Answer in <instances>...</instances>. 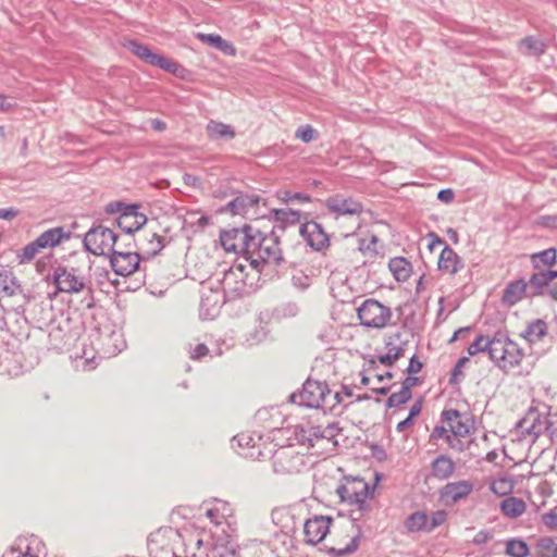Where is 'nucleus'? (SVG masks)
Returning a JSON list of instances; mask_svg holds the SVG:
<instances>
[{"instance_id":"1","label":"nucleus","mask_w":557,"mask_h":557,"mask_svg":"<svg viewBox=\"0 0 557 557\" xmlns=\"http://www.w3.org/2000/svg\"><path fill=\"white\" fill-rule=\"evenodd\" d=\"M490 359L502 370L509 371L523 359L524 352L519 345L511 341L506 332L497 331L492 337Z\"/></svg>"},{"instance_id":"2","label":"nucleus","mask_w":557,"mask_h":557,"mask_svg":"<svg viewBox=\"0 0 557 557\" xmlns=\"http://www.w3.org/2000/svg\"><path fill=\"white\" fill-rule=\"evenodd\" d=\"M140 205L126 203L123 201H111L104 207V212L108 214H116V225L127 235H132L139 231L146 223V214L139 212Z\"/></svg>"},{"instance_id":"3","label":"nucleus","mask_w":557,"mask_h":557,"mask_svg":"<svg viewBox=\"0 0 557 557\" xmlns=\"http://www.w3.org/2000/svg\"><path fill=\"white\" fill-rule=\"evenodd\" d=\"M119 236L102 224L94 225L85 234L83 245L94 256H111L116 249Z\"/></svg>"},{"instance_id":"4","label":"nucleus","mask_w":557,"mask_h":557,"mask_svg":"<svg viewBox=\"0 0 557 557\" xmlns=\"http://www.w3.org/2000/svg\"><path fill=\"white\" fill-rule=\"evenodd\" d=\"M522 435L537 438L541 434L547 433L554 443H557V421H550L541 414L537 409L530 408L525 416L516 424Z\"/></svg>"},{"instance_id":"5","label":"nucleus","mask_w":557,"mask_h":557,"mask_svg":"<svg viewBox=\"0 0 557 557\" xmlns=\"http://www.w3.org/2000/svg\"><path fill=\"white\" fill-rule=\"evenodd\" d=\"M330 396V388L325 382L307 379L299 393L290 395V401L307 408H324Z\"/></svg>"},{"instance_id":"6","label":"nucleus","mask_w":557,"mask_h":557,"mask_svg":"<svg viewBox=\"0 0 557 557\" xmlns=\"http://www.w3.org/2000/svg\"><path fill=\"white\" fill-rule=\"evenodd\" d=\"M125 47L129 50V52L149 65L157 66L168 73L181 77L183 76L182 73L185 72V69L178 62L162 54L152 52L151 49L145 44L136 40H129Z\"/></svg>"},{"instance_id":"7","label":"nucleus","mask_w":557,"mask_h":557,"mask_svg":"<svg viewBox=\"0 0 557 557\" xmlns=\"http://www.w3.org/2000/svg\"><path fill=\"white\" fill-rule=\"evenodd\" d=\"M246 265L243 263L233 264L224 273L222 280L224 300H234L244 297L247 293V286H252L253 282L249 281V274L245 272Z\"/></svg>"},{"instance_id":"8","label":"nucleus","mask_w":557,"mask_h":557,"mask_svg":"<svg viewBox=\"0 0 557 557\" xmlns=\"http://www.w3.org/2000/svg\"><path fill=\"white\" fill-rule=\"evenodd\" d=\"M357 314L362 326L377 330L384 329L392 318L391 309L373 298L364 300Z\"/></svg>"},{"instance_id":"9","label":"nucleus","mask_w":557,"mask_h":557,"mask_svg":"<svg viewBox=\"0 0 557 557\" xmlns=\"http://www.w3.org/2000/svg\"><path fill=\"white\" fill-rule=\"evenodd\" d=\"M260 249L261 250L257 256V259H251V269L255 271L256 275H259L262 272L263 267L267 263L280 265L284 261L282 251L278 247V234H276L275 231H271L270 234H264Z\"/></svg>"},{"instance_id":"10","label":"nucleus","mask_w":557,"mask_h":557,"mask_svg":"<svg viewBox=\"0 0 557 557\" xmlns=\"http://www.w3.org/2000/svg\"><path fill=\"white\" fill-rule=\"evenodd\" d=\"M273 470L277 474L298 473L305 467L304 455L292 447H282L272 456Z\"/></svg>"},{"instance_id":"11","label":"nucleus","mask_w":557,"mask_h":557,"mask_svg":"<svg viewBox=\"0 0 557 557\" xmlns=\"http://www.w3.org/2000/svg\"><path fill=\"white\" fill-rule=\"evenodd\" d=\"M140 256L131 249H115L110 256V264L115 274L128 276L139 268Z\"/></svg>"},{"instance_id":"12","label":"nucleus","mask_w":557,"mask_h":557,"mask_svg":"<svg viewBox=\"0 0 557 557\" xmlns=\"http://www.w3.org/2000/svg\"><path fill=\"white\" fill-rule=\"evenodd\" d=\"M325 207L336 215H357L363 212V205L352 197L335 194L326 198Z\"/></svg>"},{"instance_id":"13","label":"nucleus","mask_w":557,"mask_h":557,"mask_svg":"<svg viewBox=\"0 0 557 557\" xmlns=\"http://www.w3.org/2000/svg\"><path fill=\"white\" fill-rule=\"evenodd\" d=\"M250 234H256L255 227L252 225L245 224L239 228L221 232L220 240L226 251H233L242 255L245 249L246 240L249 238Z\"/></svg>"},{"instance_id":"14","label":"nucleus","mask_w":557,"mask_h":557,"mask_svg":"<svg viewBox=\"0 0 557 557\" xmlns=\"http://www.w3.org/2000/svg\"><path fill=\"white\" fill-rule=\"evenodd\" d=\"M299 233L307 244L315 251H322L330 246V237L315 221H307L299 227Z\"/></svg>"},{"instance_id":"15","label":"nucleus","mask_w":557,"mask_h":557,"mask_svg":"<svg viewBox=\"0 0 557 557\" xmlns=\"http://www.w3.org/2000/svg\"><path fill=\"white\" fill-rule=\"evenodd\" d=\"M53 283L61 293H79L85 288L83 276L76 275L73 269L69 271L65 267L59 265L53 272Z\"/></svg>"},{"instance_id":"16","label":"nucleus","mask_w":557,"mask_h":557,"mask_svg":"<svg viewBox=\"0 0 557 557\" xmlns=\"http://www.w3.org/2000/svg\"><path fill=\"white\" fill-rule=\"evenodd\" d=\"M333 519L329 516H314L308 519L304 524V533L306 543L309 545H317L325 539L330 532V527Z\"/></svg>"},{"instance_id":"17","label":"nucleus","mask_w":557,"mask_h":557,"mask_svg":"<svg viewBox=\"0 0 557 557\" xmlns=\"http://www.w3.org/2000/svg\"><path fill=\"white\" fill-rule=\"evenodd\" d=\"M473 483L468 480L449 482L441 488V500L446 505H454L466 498L473 491Z\"/></svg>"},{"instance_id":"18","label":"nucleus","mask_w":557,"mask_h":557,"mask_svg":"<svg viewBox=\"0 0 557 557\" xmlns=\"http://www.w3.org/2000/svg\"><path fill=\"white\" fill-rule=\"evenodd\" d=\"M527 283L529 287V295L532 298L548 296L553 300L557 301V285H550L544 271L535 270Z\"/></svg>"},{"instance_id":"19","label":"nucleus","mask_w":557,"mask_h":557,"mask_svg":"<svg viewBox=\"0 0 557 557\" xmlns=\"http://www.w3.org/2000/svg\"><path fill=\"white\" fill-rule=\"evenodd\" d=\"M470 417L457 409H445L441 413V422L446 423L454 435H468L470 433Z\"/></svg>"},{"instance_id":"20","label":"nucleus","mask_w":557,"mask_h":557,"mask_svg":"<svg viewBox=\"0 0 557 557\" xmlns=\"http://www.w3.org/2000/svg\"><path fill=\"white\" fill-rule=\"evenodd\" d=\"M342 429L339 428L337 422H330L326 425H311L312 444L313 447L320 443L325 442L331 445V450H335L338 446L337 435L341 433Z\"/></svg>"},{"instance_id":"21","label":"nucleus","mask_w":557,"mask_h":557,"mask_svg":"<svg viewBox=\"0 0 557 557\" xmlns=\"http://www.w3.org/2000/svg\"><path fill=\"white\" fill-rule=\"evenodd\" d=\"M337 493L343 502L349 505H358L362 509L369 495V486L366 482L359 481L352 486L341 485Z\"/></svg>"},{"instance_id":"22","label":"nucleus","mask_w":557,"mask_h":557,"mask_svg":"<svg viewBox=\"0 0 557 557\" xmlns=\"http://www.w3.org/2000/svg\"><path fill=\"white\" fill-rule=\"evenodd\" d=\"M225 302L223 296L219 292L209 290L202 293L199 315L202 320H212L218 315L222 304Z\"/></svg>"},{"instance_id":"23","label":"nucleus","mask_w":557,"mask_h":557,"mask_svg":"<svg viewBox=\"0 0 557 557\" xmlns=\"http://www.w3.org/2000/svg\"><path fill=\"white\" fill-rule=\"evenodd\" d=\"M523 298L532 297L529 295L527 281L518 278L507 284L503 292L502 301L506 305L513 306Z\"/></svg>"},{"instance_id":"24","label":"nucleus","mask_w":557,"mask_h":557,"mask_svg":"<svg viewBox=\"0 0 557 557\" xmlns=\"http://www.w3.org/2000/svg\"><path fill=\"white\" fill-rule=\"evenodd\" d=\"M271 215L275 221L272 231L284 232L287 225H296L300 222L301 211L294 209H273Z\"/></svg>"},{"instance_id":"25","label":"nucleus","mask_w":557,"mask_h":557,"mask_svg":"<svg viewBox=\"0 0 557 557\" xmlns=\"http://www.w3.org/2000/svg\"><path fill=\"white\" fill-rule=\"evenodd\" d=\"M70 238L71 232H66L64 227L58 226L42 232L36 239L38 244L37 246H41V248L45 249L53 248Z\"/></svg>"},{"instance_id":"26","label":"nucleus","mask_w":557,"mask_h":557,"mask_svg":"<svg viewBox=\"0 0 557 557\" xmlns=\"http://www.w3.org/2000/svg\"><path fill=\"white\" fill-rule=\"evenodd\" d=\"M258 195H239L226 203L221 212H231L232 214H243L259 203Z\"/></svg>"},{"instance_id":"27","label":"nucleus","mask_w":557,"mask_h":557,"mask_svg":"<svg viewBox=\"0 0 557 557\" xmlns=\"http://www.w3.org/2000/svg\"><path fill=\"white\" fill-rule=\"evenodd\" d=\"M437 265L442 271L456 274L463 268V262L453 248L445 246L441 251Z\"/></svg>"},{"instance_id":"28","label":"nucleus","mask_w":557,"mask_h":557,"mask_svg":"<svg viewBox=\"0 0 557 557\" xmlns=\"http://www.w3.org/2000/svg\"><path fill=\"white\" fill-rule=\"evenodd\" d=\"M548 334V324L543 319H536L528 323L521 336L530 344L541 342Z\"/></svg>"},{"instance_id":"29","label":"nucleus","mask_w":557,"mask_h":557,"mask_svg":"<svg viewBox=\"0 0 557 557\" xmlns=\"http://www.w3.org/2000/svg\"><path fill=\"white\" fill-rule=\"evenodd\" d=\"M168 244L164 236L157 233H146L139 248L148 257H156Z\"/></svg>"},{"instance_id":"30","label":"nucleus","mask_w":557,"mask_h":557,"mask_svg":"<svg viewBox=\"0 0 557 557\" xmlns=\"http://www.w3.org/2000/svg\"><path fill=\"white\" fill-rule=\"evenodd\" d=\"M455 468V462L447 455L437 456L431 463L432 475L438 480H446L450 478Z\"/></svg>"},{"instance_id":"31","label":"nucleus","mask_w":557,"mask_h":557,"mask_svg":"<svg viewBox=\"0 0 557 557\" xmlns=\"http://www.w3.org/2000/svg\"><path fill=\"white\" fill-rule=\"evenodd\" d=\"M530 261L534 270L544 271L557 263V249L549 247L545 250L534 252L530 256Z\"/></svg>"},{"instance_id":"32","label":"nucleus","mask_w":557,"mask_h":557,"mask_svg":"<svg viewBox=\"0 0 557 557\" xmlns=\"http://www.w3.org/2000/svg\"><path fill=\"white\" fill-rule=\"evenodd\" d=\"M255 233L256 234H250L249 238H247L245 249L242 252L243 258L249 262L250 267L251 259H257V256L260 253L261 249L259 248H261L264 238V234L256 227Z\"/></svg>"},{"instance_id":"33","label":"nucleus","mask_w":557,"mask_h":557,"mask_svg":"<svg viewBox=\"0 0 557 557\" xmlns=\"http://www.w3.org/2000/svg\"><path fill=\"white\" fill-rule=\"evenodd\" d=\"M207 134L211 139L231 140L235 137V131L231 125L218 121H209L207 124Z\"/></svg>"},{"instance_id":"34","label":"nucleus","mask_w":557,"mask_h":557,"mask_svg":"<svg viewBox=\"0 0 557 557\" xmlns=\"http://www.w3.org/2000/svg\"><path fill=\"white\" fill-rule=\"evenodd\" d=\"M519 50L525 55L539 57L546 50L545 42L535 36H527L519 42Z\"/></svg>"},{"instance_id":"35","label":"nucleus","mask_w":557,"mask_h":557,"mask_svg":"<svg viewBox=\"0 0 557 557\" xmlns=\"http://www.w3.org/2000/svg\"><path fill=\"white\" fill-rule=\"evenodd\" d=\"M388 268L398 282H405L410 276L411 263L404 257L392 258Z\"/></svg>"},{"instance_id":"36","label":"nucleus","mask_w":557,"mask_h":557,"mask_svg":"<svg viewBox=\"0 0 557 557\" xmlns=\"http://www.w3.org/2000/svg\"><path fill=\"white\" fill-rule=\"evenodd\" d=\"M502 512L509 518H518L525 510V503L518 497H507L500 503Z\"/></svg>"},{"instance_id":"37","label":"nucleus","mask_w":557,"mask_h":557,"mask_svg":"<svg viewBox=\"0 0 557 557\" xmlns=\"http://www.w3.org/2000/svg\"><path fill=\"white\" fill-rule=\"evenodd\" d=\"M272 522L277 525L283 533L294 530L293 517L286 508H275L271 512Z\"/></svg>"},{"instance_id":"38","label":"nucleus","mask_w":557,"mask_h":557,"mask_svg":"<svg viewBox=\"0 0 557 557\" xmlns=\"http://www.w3.org/2000/svg\"><path fill=\"white\" fill-rule=\"evenodd\" d=\"M428 515L424 511H414L405 520V528L409 533L426 532Z\"/></svg>"},{"instance_id":"39","label":"nucleus","mask_w":557,"mask_h":557,"mask_svg":"<svg viewBox=\"0 0 557 557\" xmlns=\"http://www.w3.org/2000/svg\"><path fill=\"white\" fill-rule=\"evenodd\" d=\"M21 289L15 275L8 270L0 271V290L7 296H14Z\"/></svg>"},{"instance_id":"40","label":"nucleus","mask_w":557,"mask_h":557,"mask_svg":"<svg viewBox=\"0 0 557 557\" xmlns=\"http://www.w3.org/2000/svg\"><path fill=\"white\" fill-rule=\"evenodd\" d=\"M385 345L387 351L391 352L396 360H399L401 357L405 356L408 341L401 339V333L397 332L388 337V339L385 342Z\"/></svg>"},{"instance_id":"41","label":"nucleus","mask_w":557,"mask_h":557,"mask_svg":"<svg viewBox=\"0 0 557 557\" xmlns=\"http://www.w3.org/2000/svg\"><path fill=\"white\" fill-rule=\"evenodd\" d=\"M198 38L206 44L213 46L214 48L221 50L224 53H234V48L232 45L223 39L220 35L215 34H199Z\"/></svg>"},{"instance_id":"42","label":"nucleus","mask_w":557,"mask_h":557,"mask_svg":"<svg viewBox=\"0 0 557 557\" xmlns=\"http://www.w3.org/2000/svg\"><path fill=\"white\" fill-rule=\"evenodd\" d=\"M529 552V546L523 540L510 539L506 542L505 553L510 557H527Z\"/></svg>"},{"instance_id":"43","label":"nucleus","mask_w":557,"mask_h":557,"mask_svg":"<svg viewBox=\"0 0 557 557\" xmlns=\"http://www.w3.org/2000/svg\"><path fill=\"white\" fill-rule=\"evenodd\" d=\"M492 337L485 335H479L468 347V354L470 356H475L479 352L490 351L492 349Z\"/></svg>"},{"instance_id":"44","label":"nucleus","mask_w":557,"mask_h":557,"mask_svg":"<svg viewBox=\"0 0 557 557\" xmlns=\"http://www.w3.org/2000/svg\"><path fill=\"white\" fill-rule=\"evenodd\" d=\"M359 542H360V534H357L356 536H354L350 541V543L342 548V549H337V548H334V547H330L326 549V552L332 555L333 557H343V556H346V555H350L352 553H355L358 547H359Z\"/></svg>"},{"instance_id":"45","label":"nucleus","mask_w":557,"mask_h":557,"mask_svg":"<svg viewBox=\"0 0 557 557\" xmlns=\"http://www.w3.org/2000/svg\"><path fill=\"white\" fill-rule=\"evenodd\" d=\"M37 239L28 243L22 250L21 252L17 255L18 259H20V263H27L29 261H32L36 255L38 253V251L41 248V246H37Z\"/></svg>"},{"instance_id":"46","label":"nucleus","mask_w":557,"mask_h":557,"mask_svg":"<svg viewBox=\"0 0 557 557\" xmlns=\"http://www.w3.org/2000/svg\"><path fill=\"white\" fill-rule=\"evenodd\" d=\"M311 423H308V425H296L295 426V431H294V435H295V438L296 441L301 444V445H305L307 444L309 447H313V444H312V436H310L309 434L311 433Z\"/></svg>"},{"instance_id":"47","label":"nucleus","mask_w":557,"mask_h":557,"mask_svg":"<svg viewBox=\"0 0 557 557\" xmlns=\"http://www.w3.org/2000/svg\"><path fill=\"white\" fill-rule=\"evenodd\" d=\"M278 198L285 203L293 202V201H298V202H311L312 201V198L310 195L305 194V193H293L290 190L278 191Z\"/></svg>"},{"instance_id":"48","label":"nucleus","mask_w":557,"mask_h":557,"mask_svg":"<svg viewBox=\"0 0 557 557\" xmlns=\"http://www.w3.org/2000/svg\"><path fill=\"white\" fill-rule=\"evenodd\" d=\"M411 397H412V394H408L400 388L399 392L392 393L389 395V397L386 400V407L387 408L398 407V406L404 405L407 401H409L411 399Z\"/></svg>"},{"instance_id":"49","label":"nucleus","mask_w":557,"mask_h":557,"mask_svg":"<svg viewBox=\"0 0 557 557\" xmlns=\"http://www.w3.org/2000/svg\"><path fill=\"white\" fill-rule=\"evenodd\" d=\"M447 518V512L445 510H437L428 517L426 522V533H431L434 529L442 525Z\"/></svg>"},{"instance_id":"50","label":"nucleus","mask_w":557,"mask_h":557,"mask_svg":"<svg viewBox=\"0 0 557 557\" xmlns=\"http://www.w3.org/2000/svg\"><path fill=\"white\" fill-rule=\"evenodd\" d=\"M295 137L300 139L302 143L308 144L315 139L317 132L311 125L307 124L297 128Z\"/></svg>"},{"instance_id":"51","label":"nucleus","mask_w":557,"mask_h":557,"mask_svg":"<svg viewBox=\"0 0 557 557\" xmlns=\"http://www.w3.org/2000/svg\"><path fill=\"white\" fill-rule=\"evenodd\" d=\"M276 312L282 318H294L298 314L299 307L296 302L288 301L277 307Z\"/></svg>"},{"instance_id":"52","label":"nucleus","mask_w":557,"mask_h":557,"mask_svg":"<svg viewBox=\"0 0 557 557\" xmlns=\"http://www.w3.org/2000/svg\"><path fill=\"white\" fill-rule=\"evenodd\" d=\"M445 423H443L442 425H436L430 436H429V443L431 444H436V442L440 440V438H443L445 440V442L447 441V435H450V431L449 429H447L445 425Z\"/></svg>"},{"instance_id":"53","label":"nucleus","mask_w":557,"mask_h":557,"mask_svg":"<svg viewBox=\"0 0 557 557\" xmlns=\"http://www.w3.org/2000/svg\"><path fill=\"white\" fill-rule=\"evenodd\" d=\"M466 435H454L450 433V435H447V445L449 448L456 450V451H463L467 448V445L461 440V437H465Z\"/></svg>"},{"instance_id":"54","label":"nucleus","mask_w":557,"mask_h":557,"mask_svg":"<svg viewBox=\"0 0 557 557\" xmlns=\"http://www.w3.org/2000/svg\"><path fill=\"white\" fill-rule=\"evenodd\" d=\"M377 240L379 239L375 235L371 236V239L369 242H367V239H360L358 248L363 253L370 252L371 255H375V246L377 244Z\"/></svg>"},{"instance_id":"55","label":"nucleus","mask_w":557,"mask_h":557,"mask_svg":"<svg viewBox=\"0 0 557 557\" xmlns=\"http://www.w3.org/2000/svg\"><path fill=\"white\" fill-rule=\"evenodd\" d=\"M539 547L542 549L541 554H549L552 557L554 556L555 547H557V543L552 537H542L539 540Z\"/></svg>"},{"instance_id":"56","label":"nucleus","mask_w":557,"mask_h":557,"mask_svg":"<svg viewBox=\"0 0 557 557\" xmlns=\"http://www.w3.org/2000/svg\"><path fill=\"white\" fill-rule=\"evenodd\" d=\"M233 443H237L239 447H253L255 438L249 434H238L233 437Z\"/></svg>"},{"instance_id":"57","label":"nucleus","mask_w":557,"mask_h":557,"mask_svg":"<svg viewBox=\"0 0 557 557\" xmlns=\"http://www.w3.org/2000/svg\"><path fill=\"white\" fill-rule=\"evenodd\" d=\"M468 362H469V358L468 357L459 358V360L457 361V363L453 368L451 375H450V379H449V383L450 384L457 383V376L461 373V369Z\"/></svg>"},{"instance_id":"58","label":"nucleus","mask_w":557,"mask_h":557,"mask_svg":"<svg viewBox=\"0 0 557 557\" xmlns=\"http://www.w3.org/2000/svg\"><path fill=\"white\" fill-rule=\"evenodd\" d=\"M292 284L300 290H305L310 285V278L305 274L293 275Z\"/></svg>"},{"instance_id":"59","label":"nucleus","mask_w":557,"mask_h":557,"mask_svg":"<svg viewBox=\"0 0 557 557\" xmlns=\"http://www.w3.org/2000/svg\"><path fill=\"white\" fill-rule=\"evenodd\" d=\"M542 521L549 530H557V512L555 510L544 513Z\"/></svg>"},{"instance_id":"60","label":"nucleus","mask_w":557,"mask_h":557,"mask_svg":"<svg viewBox=\"0 0 557 557\" xmlns=\"http://www.w3.org/2000/svg\"><path fill=\"white\" fill-rule=\"evenodd\" d=\"M343 401V395L341 392H335L333 395L330 393V396L327 397V404L323 408V411L326 409L333 410L336 405H339Z\"/></svg>"},{"instance_id":"61","label":"nucleus","mask_w":557,"mask_h":557,"mask_svg":"<svg viewBox=\"0 0 557 557\" xmlns=\"http://www.w3.org/2000/svg\"><path fill=\"white\" fill-rule=\"evenodd\" d=\"M493 534L486 530L479 531L472 540V543L475 545H481L487 543L492 540Z\"/></svg>"},{"instance_id":"62","label":"nucleus","mask_w":557,"mask_h":557,"mask_svg":"<svg viewBox=\"0 0 557 557\" xmlns=\"http://www.w3.org/2000/svg\"><path fill=\"white\" fill-rule=\"evenodd\" d=\"M422 368L423 363L417 358V356H412L406 371L408 374H414L420 372Z\"/></svg>"},{"instance_id":"63","label":"nucleus","mask_w":557,"mask_h":557,"mask_svg":"<svg viewBox=\"0 0 557 557\" xmlns=\"http://www.w3.org/2000/svg\"><path fill=\"white\" fill-rule=\"evenodd\" d=\"M20 211L16 208H2L0 209V219L11 221L18 215Z\"/></svg>"},{"instance_id":"64","label":"nucleus","mask_w":557,"mask_h":557,"mask_svg":"<svg viewBox=\"0 0 557 557\" xmlns=\"http://www.w3.org/2000/svg\"><path fill=\"white\" fill-rule=\"evenodd\" d=\"M208 352L209 349L205 344H198L190 352V358L197 360L205 357Z\"/></svg>"}]
</instances>
